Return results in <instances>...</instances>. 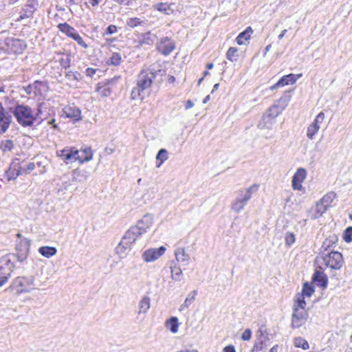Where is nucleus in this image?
<instances>
[{
    "mask_svg": "<svg viewBox=\"0 0 352 352\" xmlns=\"http://www.w3.org/2000/svg\"><path fill=\"white\" fill-rule=\"evenodd\" d=\"M165 74V70L156 69L153 65L148 68H143L138 76L137 86L131 91V98L136 100L140 98L142 93L149 88L153 82L156 81L160 84L163 81V76Z\"/></svg>",
    "mask_w": 352,
    "mask_h": 352,
    "instance_id": "1",
    "label": "nucleus"
},
{
    "mask_svg": "<svg viewBox=\"0 0 352 352\" xmlns=\"http://www.w3.org/2000/svg\"><path fill=\"white\" fill-rule=\"evenodd\" d=\"M10 111L14 115L17 122L23 127L32 126L36 121V116L28 105L16 104L10 107Z\"/></svg>",
    "mask_w": 352,
    "mask_h": 352,
    "instance_id": "2",
    "label": "nucleus"
},
{
    "mask_svg": "<svg viewBox=\"0 0 352 352\" xmlns=\"http://www.w3.org/2000/svg\"><path fill=\"white\" fill-rule=\"evenodd\" d=\"M306 302L301 295H296L293 307V314L291 326L292 328H299L307 321L308 314L305 310Z\"/></svg>",
    "mask_w": 352,
    "mask_h": 352,
    "instance_id": "3",
    "label": "nucleus"
},
{
    "mask_svg": "<svg viewBox=\"0 0 352 352\" xmlns=\"http://www.w3.org/2000/svg\"><path fill=\"white\" fill-rule=\"evenodd\" d=\"M259 186L253 184L248 188L241 189L237 192V196L231 204V210L236 213L242 211L247 204L251 199L252 194L257 192Z\"/></svg>",
    "mask_w": 352,
    "mask_h": 352,
    "instance_id": "4",
    "label": "nucleus"
},
{
    "mask_svg": "<svg viewBox=\"0 0 352 352\" xmlns=\"http://www.w3.org/2000/svg\"><path fill=\"white\" fill-rule=\"evenodd\" d=\"M320 257L322 260V263L324 264L327 267L330 269L340 270L343 265L344 260L342 255L338 252H322Z\"/></svg>",
    "mask_w": 352,
    "mask_h": 352,
    "instance_id": "5",
    "label": "nucleus"
},
{
    "mask_svg": "<svg viewBox=\"0 0 352 352\" xmlns=\"http://www.w3.org/2000/svg\"><path fill=\"white\" fill-rule=\"evenodd\" d=\"M14 255H5L0 258V287L3 285L10 277L14 268Z\"/></svg>",
    "mask_w": 352,
    "mask_h": 352,
    "instance_id": "6",
    "label": "nucleus"
},
{
    "mask_svg": "<svg viewBox=\"0 0 352 352\" xmlns=\"http://www.w3.org/2000/svg\"><path fill=\"white\" fill-rule=\"evenodd\" d=\"M34 278L32 276H19L14 280L12 287L18 294L29 292L34 289Z\"/></svg>",
    "mask_w": 352,
    "mask_h": 352,
    "instance_id": "7",
    "label": "nucleus"
},
{
    "mask_svg": "<svg viewBox=\"0 0 352 352\" xmlns=\"http://www.w3.org/2000/svg\"><path fill=\"white\" fill-rule=\"evenodd\" d=\"M58 28L60 31L66 34L69 37L75 40L78 44L83 48L87 49L88 47L87 45L85 43L77 31L67 23H60Z\"/></svg>",
    "mask_w": 352,
    "mask_h": 352,
    "instance_id": "8",
    "label": "nucleus"
},
{
    "mask_svg": "<svg viewBox=\"0 0 352 352\" xmlns=\"http://www.w3.org/2000/svg\"><path fill=\"white\" fill-rule=\"evenodd\" d=\"M57 156L60 157L65 162L71 163L78 160L80 157L78 150L74 148H65L56 151Z\"/></svg>",
    "mask_w": 352,
    "mask_h": 352,
    "instance_id": "9",
    "label": "nucleus"
},
{
    "mask_svg": "<svg viewBox=\"0 0 352 352\" xmlns=\"http://www.w3.org/2000/svg\"><path fill=\"white\" fill-rule=\"evenodd\" d=\"M156 48L160 53L167 56L175 49V44L170 38L165 36L157 43Z\"/></svg>",
    "mask_w": 352,
    "mask_h": 352,
    "instance_id": "10",
    "label": "nucleus"
},
{
    "mask_svg": "<svg viewBox=\"0 0 352 352\" xmlns=\"http://www.w3.org/2000/svg\"><path fill=\"white\" fill-rule=\"evenodd\" d=\"M166 248L161 246L158 248H149L142 254V258L146 263L154 262L164 254Z\"/></svg>",
    "mask_w": 352,
    "mask_h": 352,
    "instance_id": "11",
    "label": "nucleus"
},
{
    "mask_svg": "<svg viewBox=\"0 0 352 352\" xmlns=\"http://www.w3.org/2000/svg\"><path fill=\"white\" fill-rule=\"evenodd\" d=\"M287 105V100L281 98L268 109L265 115L275 119L285 109Z\"/></svg>",
    "mask_w": 352,
    "mask_h": 352,
    "instance_id": "12",
    "label": "nucleus"
},
{
    "mask_svg": "<svg viewBox=\"0 0 352 352\" xmlns=\"http://www.w3.org/2000/svg\"><path fill=\"white\" fill-rule=\"evenodd\" d=\"M307 177V170L304 168H299L294 175L292 186L294 190H300L302 188V183Z\"/></svg>",
    "mask_w": 352,
    "mask_h": 352,
    "instance_id": "13",
    "label": "nucleus"
},
{
    "mask_svg": "<svg viewBox=\"0 0 352 352\" xmlns=\"http://www.w3.org/2000/svg\"><path fill=\"white\" fill-rule=\"evenodd\" d=\"M10 112L5 111L2 104L0 102V132L5 133L9 128L12 118Z\"/></svg>",
    "mask_w": 352,
    "mask_h": 352,
    "instance_id": "14",
    "label": "nucleus"
},
{
    "mask_svg": "<svg viewBox=\"0 0 352 352\" xmlns=\"http://www.w3.org/2000/svg\"><path fill=\"white\" fill-rule=\"evenodd\" d=\"M302 76V74H289L283 76L275 85L271 87V89L273 90L279 87H284L288 85L294 84L296 80Z\"/></svg>",
    "mask_w": 352,
    "mask_h": 352,
    "instance_id": "15",
    "label": "nucleus"
},
{
    "mask_svg": "<svg viewBox=\"0 0 352 352\" xmlns=\"http://www.w3.org/2000/svg\"><path fill=\"white\" fill-rule=\"evenodd\" d=\"M135 226H131L124 234L123 238L130 244L134 243L144 233Z\"/></svg>",
    "mask_w": 352,
    "mask_h": 352,
    "instance_id": "16",
    "label": "nucleus"
},
{
    "mask_svg": "<svg viewBox=\"0 0 352 352\" xmlns=\"http://www.w3.org/2000/svg\"><path fill=\"white\" fill-rule=\"evenodd\" d=\"M25 164L24 162H20L19 159H15L11 164L9 173L14 178L24 175Z\"/></svg>",
    "mask_w": 352,
    "mask_h": 352,
    "instance_id": "17",
    "label": "nucleus"
},
{
    "mask_svg": "<svg viewBox=\"0 0 352 352\" xmlns=\"http://www.w3.org/2000/svg\"><path fill=\"white\" fill-rule=\"evenodd\" d=\"M153 223V216L151 214H146L143 216V217L140 219L135 227L138 228H141L140 231H142L144 234L146 232L147 230L151 227Z\"/></svg>",
    "mask_w": 352,
    "mask_h": 352,
    "instance_id": "18",
    "label": "nucleus"
},
{
    "mask_svg": "<svg viewBox=\"0 0 352 352\" xmlns=\"http://www.w3.org/2000/svg\"><path fill=\"white\" fill-rule=\"evenodd\" d=\"M7 45L10 47L11 52L15 54L22 53L26 47L23 41L16 38L8 39L7 41Z\"/></svg>",
    "mask_w": 352,
    "mask_h": 352,
    "instance_id": "19",
    "label": "nucleus"
},
{
    "mask_svg": "<svg viewBox=\"0 0 352 352\" xmlns=\"http://www.w3.org/2000/svg\"><path fill=\"white\" fill-rule=\"evenodd\" d=\"M322 267H320L319 270H316L314 272L312 280L319 287H326L328 283V278L325 274L321 271Z\"/></svg>",
    "mask_w": 352,
    "mask_h": 352,
    "instance_id": "20",
    "label": "nucleus"
},
{
    "mask_svg": "<svg viewBox=\"0 0 352 352\" xmlns=\"http://www.w3.org/2000/svg\"><path fill=\"white\" fill-rule=\"evenodd\" d=\"M131 244L124 241L122 237L120 243L116 248V252L120 258H124L127 256L128 252L131 250Z\"/></svg>",
    "mask_w": 352,
    "mask_h": 352,
    "instance_id": "21",
    "label": "nucleus"
},
{
    "mask_svg": "<svg viewBox=\"0 0 352 352\" xmlns=\"http://www.w3.org/2000/svg\"><path fill=\"white\" fill-rule=\"evenodd\" d=\"M319 201L309 210V216L312 219H317L320 217L327 210Z\"/></svg>",
    "mask_w": 352,
    "mask_h": 352,
    "instance_id": "22",
    "label": "nucleus"
},
{
    "mask_svg": "<svg viewBox=\"0 0 352 352\" xmlns=\"http://www.w3.org/2000/svg\"><path fill=\"white\" fill-rule=\"evenodd\" d=\"M64 113L67 118H71L75 120H80L81 119V111L76 106L67 105L63 109Z\"/></svg>",
    "mask_w": 352,
    "mask_h": 352,
    "instance_id": "23",
    "label": "nucleus"
},
{
    "mask_svg": "<svg viewBox=\"0 0 352 352\" xmlns=\"http://www.w3.org/2000/svg\"><path fill=\"white\" fill-rule=\"evenodd\" d=\"M156 38V36L155 34H152L150 32H148L145 34H142L138 41L137 47H142L144 45L151 46Z\"/></svg>",
    "mask_w": 352,
    "mask_h": 352,
    "instance_id": "24",
    "label": "nucleus"
},
{
    "mask_svg": "<svg viewBox=\"0 0 352 352\" xmlns=\"http://www.w3.org/2000/svg\"><path fill=\"white\" fill-rule=\"evenodd\" d=\"M89 172L84 169H75L72 172V179L78 182H85L89 177Z\"/></svg>",
    "mask_w": 352,
    "mask_h": 352,
    "instance_id": "25",
    "label": "nucleus"
},
{
    "mask_svg": "<svg viewBox=\"0 0 352 352\" xmlns=\"http://www.w3.org/2000/svg\"><path fill=\"white\" fill-rule=\"evenodd\" d=\"M79 151L80 157L78 161L80 164L85 162H89L92 159L93 153L90 147L82 148Z\"/></svg>",
    "mask_w": 352,
    "mask_h": 352,
    "instance_id": "26",
    "label": "nucleus"
},
{
    "mask_svg": "<svg viewBox=\"0 0 352 352\" xmlns=\"http://www.w3.org/2000/svg\"><path fill=\"white\" fill-rule=\"evenodd\" d=\"M151 307V299L149 297L144 296L139 302L138 314H146Z\"/></svg>",
    "mask_w": 352,
    "mask_h": 352,
    "instance_id": "27",
    "label": "nucleus"
},
{
    "mask_svg": "<svg viewBox=\"0 0 352 352\" xmlns=\"http://www.w3.org/2000/svg\"><path fill=\"white\" fill-rule=\"evenodd\" d=\"M175 258L177 261H181L183 263H186V265L188 264L190 260V256L186 254L185 250L182 248H178L175 251Z\"/></svg>",
    "mask_w": 352,
    "mask_h": 352,
    "instance_id": "28",
    "label": "nucleus"
},
{
    "mask_svg": "<svg viewBox=\"0 0 352 352\" xmlns=\"http://www.w3.org/2000/svg\"><path fill=\"white\" fill-rule=\"evenodd\" d=\"M252 33V30L250 27H248L245 30L241 32L239 36L236 37V43L241 45H244L245 42L250 38V36Z\"/></svg>",
    "mask_w": 352,
    "mask_h": 352,
    "instance_id": "29",
    "label": "nucleus"
},
{
    "mask_svg": "<svg viewBox=\"0 0 352 352\" xmlns=\"http://www.w3.org/2000/svg\"><path fill=\"white\" fill-rule=\"evenodd\" d=\"M274 123V118L265 115L263 116V119L258 124V128L260 129H271Z\"/></svg>",
    "mask_w": 352,
    "mask_h": 352,
    "instance_id": "30",
    "label": "nucleus"
},
{
    "mask_svg": "<svg viewBox=\"0 0 352 352\" xmlns=\"http://www.w3.org/2000/svg\"><path fill=\"white\" fill-rule=\"evenodd\" d=\"M38 252L45 258H50L56 254L57 250L54 247L42 246L39 248Z\"/></svg>",
    "mask_w": 352,
    "mask_h": 352,
    "instance_id": "31",
    "label": "nucleus"
},
{
    "mask_svg": "<svg viewBox=\"0 0 352 352\" xmlns=\"http://www.w3.org/2000/svg\"><path fill=\"white\" fill-rule=\"evenodd\" d=\"M165 327L173 333L178 332L179 322L177 317H171L166 321Z\"/></svg>",
    "mask_w": 352,
    "mask_h": 352,
    "instance_id": "32",
    "label": "nucleus"
},
{
    "mask_svg": "<svg viewBox=\"0 0 352 352\" xmlns=\"http://www.w3.org/2000/svg\"><path fill=\"white\" fill-rule=\"evenodd\" d=\"M336 195L333 192H329L324 195L319 201L327 208L331 207V203L335 199Z\"/></svg>",
    "mask_w": 352,
    "mask_h": 352,
    "instance_id": "33",
    "label": "nucleus"
},
{
    "mask_svg": "<svg viewBox=\"0 0 352 352\" xmlns=\"http://www.w3.org/2000/svg\"><path fill=\"white\" fill-rule=\"evenodd\" d=\"M37 5L38 3L35 0L28 1L23 8L26 17H30L33 14L36 9Z\"/></svg>",
    "mask_w": 352,
    "mask_h": 352,
    "instance_id": "34",
    "label": "nucleus"
},
{
    "mask_svg": "<svg viewBox=\"0 0 352 352\" xmlns=\"http://www.w3.org/2000/svg\"><path fill=\"white\" fill-rule=\"evenodd\" d=\"M260 340V342L255 344L251 352H260L266 349L267 342L269 340L268 338L261 335Z\"/></svg>",
    "mask_w": 352,
    "mask_h": 352,
    "instance_id": "35",
    "label": "nucleus"
},
{
    "mask_svg": "<svg viewBox=\"0 0 352 352\" xmlns=\"http://www.w3.org/2000/svg\"><path fill=\"white\" fill-rule=\"evenodd\" d=\"M168 151L165 148H161L156 155V160L157 161L156 166L157 168L160 167L168 160Z\"/></svg>",
    "mask_w": 352,
    "mask_h": 352,
    "instance_id": "36",
    "label": "nucleus"
},
{
    "mask_svg": "<svg viewBox=\"0 0 352 352\" xmlns=\"http://www.w3.org/2000/svg\"><path fill=\"white\" fill-rule=\"evenodd\" d=\"M314 292V288L313 286L309 285L308 283H305L303 285V288L301 294H297L296 295H301L302 300H305V297H311Z\"/></svg>",
    "mask_w": 352,
    "mask_h": 352,
    "instance_id": "37",
    "label": "nucleus"
},
{
    "mask_svg": "<svg viewBox=\"0 0 352 352\" xmlns=\"http://www.w3.org/2000/svg\"><path fill=\"white\" fill-rule=\"evenodd\" d=\"M196 295L197 291H192L186 298L184 303L180 306V310L182 311L188 308L190 305L195 300Z\"/></svg>",
    "mask_w": 352,
    "mask_h": 352,
    "instance_id": "38",
    "label": "nucleus"
},
{
    "mask_svg": "<svg viewBox=\"0 0 352 352\" xmlns=\"http://www.w3.org/2000/svg\"><path fill=\"white\" fill-rule=\"evenodd\" d=\"M14 148V143L11 140H0V149L3 152L11 151Z\"/></svg>",
    "mask_w": 352,
    "mask_h": 352,
    "instance_id": "39",
    "label": "nucleus"
},
{
    "mask_svg": "<svg viewBox=\"0 0 352 352\" xmlns=\"http://www.w3.org/2000/svg\"><path fill=\"white\" fill-rule=\"evenodd\" d=\"M171 277L176 281H179L182 279V271L180 267L175 266L170 267Z\"/></svg>",
    "mask_w": 352,
    "mask_h": 352,
    "instance_id": "40",
    "label": "nucleus"
},
{
    "mask_svg": "<svg viewBox=\"0 0 352 352\" xmlns=\"http://www.w3.org/2000/svg\"><path fill=\"white\" fill-rule=\"evenodd\" d=\"M294 346L298 348H302L303 349H308L309 344L307 341L302 337H298L294 339Z\"/></svg>",
    "mask_w": 352,
    "mask_h": 352,
    "instance_id": "41",
    "label": "nucleus"
},
{
    "mask_svg": "<svg viewBox=\"0 0 352 352\" xmlns=\"http://www.w3.org/2000/svg\"><path fill=\"white\" fill-rule=\"evenodd\" d=\"M122 61V56L120 53L114 52L109 58V63L113 65H119Z\"/></svg>",
    "mask_w": 352,
    "mask_h": 352,
    "instance_id": "42",
    "label": "nucleus"
},
{
    "mask_svg": "<svg viewBox=\"0 0 352 352\" xmlns=\"http://www.w3.org/2000/svg\"><path fill=\"white\" fill-rule=\"evenodd\" d=\"M41 85H44L42 82L35 81L33 85H30L28 87H26L25 88V91L28 94H31L32 93L36 94V91H34V89H38V87Z\"/></svg>",
    "mask_w": 352,
    "mask_h": 352,
    "instance_id": "43",
    "label": "nucleus"
},
{
    "mask_svg": "<svg viewBox=\"0 0 352 352\" xmlns=\"http://www.w3.org/2000/svg\"><path fill=\"white\" fill-rule=\"evenodd\" d=\"M320 129L312 124L311 123L307 127V136L309 139L313 140L314 135L318 133Z\"/></svg>",
    "mask_w": 352,
    "mask_h": 352,
    "instance_id": "44",
    "label": "nucleus"
},
{
    "mask_svg": "<svg viewBox=\"0 0 352 352\" xmlns=\"http://www.w3.org/2000/svg\"><path fill=\"white\" fill-rule=\"evenodd\" d=\"M126 24L131 28H135L138 25L144 24V22L139 18H131L127 20Z\"/></svg>",
    "mask_w": 352,
    "mask_h": 352,
    "instance_id": "45",
    "label": "nucleus"
},
{
    "mask_svg": "<svg viewBox=\"0 0 352 352\" xmlns=\"http://www.w3.org/2000/svg\"><path fill=\"white\" fill-rule=\"evenodd\" d=\"M237 52L238 50L236 48L230 47L226 54L227 58L232 62L236 60V57L237 56Z\"/></svg>",
    "mask_w": 352,
    "mask_h": 352,
    "instance_id": "46",
    "label": "nucleus"
},
{
    "mask_svg": "<svg viewBox=\"0 0 352 352\" xmlns=\"http://www.w3.org/2000/svg\"><path fill=\"white\" fill-rule=\"evenodd\" d=\"M324 113L323 112H320L317 115L315 120L313 121V122H311V124L318 127V129H320V124L324 121Z\"/></svg>",
    "mask_w": 352,
    "mask_h": 352,
    "instance_id": "47",
    "label": "nucleus"
},
{
    "mask_svg": "<svg viewBox=\"0 0 352 352\" xmlns=\"http://www.w3.org/2000/svg\"><path fill=\"white\" fill-rule=\"evenodd\" d=\"M65 76L69 80H79L80 79V74L77 72L69 71L66 72Z\"/></svg>",
    "mask_w": 352,
    "mask_h": 352,
    "instance_id": "48",
    "label": "nucleus"
},
{
    "mask_svg": "<svg viewBox=\"0 0 352 352\" xmlns=\"http://www.w3.org/2000/svg\"><path fill=\"white\" fill-rule=\"evenodd\" d=\"M285 244L291 246L296 240L295 235L292 232H287L285 236Z\"/></svg>",
    "mask_w": 352,
    "mask_h": 352,
    "instance_id": "49",
    "label": "nucleus"
},
{
    "mask_svg": "<svg viewBox=\"0 0 352 352\" xmlns=\"http://www.w3.org/2000/svg\"><path fill=\"white\" fill-rule=\"evenodd\" d=\"M343 239L347 243L352 241V226L347 228L344 230Z\"/></svg>",
    "mask_w": 352,
    "mask_h": 352,
    "instance_id": "50",
    "label": "nucleus"
},
{
    "mask_svg": "<svg viewBox=\"0 0 352 352\" xmlns=\"http://www.w3.org/2000/svg\"><path fill=\"white\" fill-rule=\"evenodd\" d=\"M19 245L21 248H23V250L26 253L29 250L30 245V241L26 238H23L21 239Z\"/></svg>",
    "mask_w": 352,
    "mask_h": 352,
    "instance_id": "51",
    "label": "nucleus"
},
{
    "mask_svg": "<svg viewBox=\"0 0 352 352\" xmlns=\"http://www.w3.org/2000/svg\"><path fill=\"white\" fill-rule=\"evenodd\" d=\"M333 243V242L331 239H326L322 243L320 253H322V252H329L328 251V248L332 245Z\"/></svg>",
    "mask_w": 352,
    "mask_h": 352,
    "instance_id": "52",
    "label": "nucleus"
},
{
    "mask_svg": "<svg viewBox=\"0 0 352 352\" xmlns=\"http://www.w3.org/2000/svg\"><path fill=\"white\" fill-rule=\"evenodd\" d=\"M252 336V331L250 329H245L241 336V339L245 341L250 340Z\"/></svg>",
    "mask_w": 352,
    "mask_h": 352,
    "instance_id": "53",
    "label": "nucleus"
},
{
    "mask_svg": "<svg viewBox=\"0 0 352 352\" xmlns=\"http://www.w3.org/2000/svg\"><path fill=\"white\" fill-rule=\"evenodd\" d=\"M98 92L104 97H107L110 94V90L106 87H100L98 89Z\"/></svg>",
    "mask_w": 352,
    "mask_h": 352,
    "instance_id": "54",
    "label": "nucleus"
},
{
    "mask_svg": "<svg viewBox=\"0 0 352 352\" xmlns=\"http://www.w3.org/2000/svg\"><path fill=\"white\" fill-rule=\"evenodd\" d=\"M35 168V164L33 162H30L28 164H25V172L24 175L30 173Z\"/></svg>",
    "mask_w": 352,
    "mask_h": 352,
    "instance_id": "55",
    "label": "nucleus"
},
{
    "mask_svg": "<svg viewBox=\"0 0 352 352\" xmlns=\"http://www.w3.org/2000/svg\"><path fill=\"white\" fill-rule=\"evenodd\" d=\"M156 8L157 9V10L159 11H164V12H166L167 10L169 9V7L168 6H167L166 3H157L156 5Z\"/></svg>",
    "mask_w": 352,
    "mask_h": 352,
    "instance_id": "56",
    "label": "nucleus"
},
{
    "mask_svg": "<svg viewBox=\"0 0 352 352\" xmlns=\"http://www.w3.org/2000/svg\"><path fill=\"white\" fill-rule=\"evenodd\" d=\"M107 33H108V34H113V33L116 32V31H117V28H116V25H109V26L107 28Z\"/></svg>",
    "mask_w": 352,
    "mask_h": 352,
    "instance_id": "57",
    "label": "nucleus"
},
{
    "mask_svg": "<svg viewBox=\"0 0 352 352\" xmlns=\"http://www.w3.org/2000/svg\"><path fill=\"white\" fill-rule=\"evenodd\" d=\"M96 73V69L89 67L86 69V74L89 77H92Z\"/></svg>",
    "mask_w": 352,
    "mask_h": 352,
    "instance_id": "58",
    "label": "nucleus"
},
{
    "mask_svg": "<svg viewBox=\"0 0 352 352\" xmlns=\"http://www.w3.org/2000/svg\"><path fill=\"white\" fill-rule=\"evenodd\" d=\"M224 352H236L234 347L232 345H229L223 349Z\"/></svg>",
    "mask_w": 352,
    "mask_h": 352,
    "instance_id": "59",
    "label": "nucleus"
},
{
    "mask_svg": "<svg viewBox=\"0 0 352 352\" xmlns=\"http://www.w3.org/2000/svg\"><path fill=\"white\" fill-rule=\"evenodd\" d=\"M193 107H194V103L192 101H191L190 100L186 101V104H185L186 109H189Z\"/></svg>",
    "mask_w": 352,
    "mask_h": 352,
    "instance_id": "60",
    "label": "nucleus"
},
{
    "mask_svg": "<svg viewBox=\"0 0 352 352\" xmlns=\"http://www.w3.org/2000/svg\"><path fill=\"white\" fill-rule=\"evenodd\" d=\"M89 3L94 7L97 6L99 3L98 0H89Z\"/></svg>",
    "mask_w": 352,
    "mask_h": 352,
    "instance_id": "61",
    "label": "nucleus"
},
{
    "mask_svg": "<svg viewBox=\"0 0 352 352\" xmlns=\"http://www.w3.org/2000/svg\"><path fill=\"white\" fill-rule=\"evenodd\" d=\"M287 31V30L286 29L283 30L280 32V34L278 36V38L279 40H281V39L285 36V34H286Z\"/></svg>",
    "mask_w": 352,
    "mask_h": 352,
    "instance_id": "62",
    "label": "nucleus"
},
{
    "mask_svg": "<svg viewBox=\"0 0 352 352\" xmlns=\"http://www.w3.org/2000/svg\"><path fill=\"white\" fill-rule=\"evenodd\" d=\"M278 345H275L270 350V352H278Z\"/></svg>",
    "mask_w": 352,
    "mask_h": 352,
    "instance_id": "63",
    "label": "nucleus"
},
{
    "mask_svg": "<svg viewBox=\"0 0 352 352\" xmlns=\"http://www.w3.org/2000/svg\"><path fill=\"white\" fill-rule=\"evenodd\" d=\"M210 99V95H208L203 100L204 104H206Z\"/></svg>",
    "mask_w": 352,
    "mask_h": 352,
    "instance_id": "64",
    "label": "nucleus"
}]
</instances>
